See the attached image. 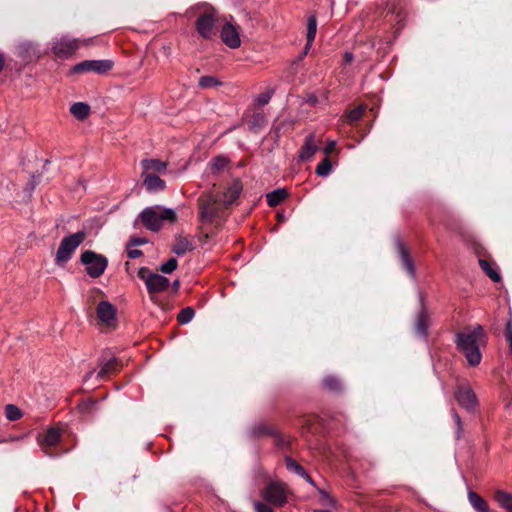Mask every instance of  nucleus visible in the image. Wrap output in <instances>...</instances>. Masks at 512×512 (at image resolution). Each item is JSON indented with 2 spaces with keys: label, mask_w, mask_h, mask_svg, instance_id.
<instances>
[{
  "label": "nucleus",
  "mask_w": 512,
  "mask_h": 512,
  "mask_svg": "<svg viewBox=\"0 0 512 512\" xmlns=\"http://www.w3.org/2000/svg\"><path fill=\"white\" fill-rule=\"evenodd\" d=\"M487 341V336L481 325L468 327L456 335L457 348L464 354L467 362L471 366L480 364L482 354L480 346Z\"/></svg>",
  "instance_id": "obj_1"
},
{
  "label": "nucleus",
  "mask_w": 512,
  "mask_h": 512,
  "mask_svg": "<svg viewBox=\"0 0 512 512\" xmlns=\"http://www.w3.org/2000/svg\"><path fill=\"white\" fill-rule=\"evenodd\" d=\"M217 10L209 3H198L189 8L185 15L187 17L196 16V31L206 40L212 39L216 35L215 24L217 19Z\"/></svg>",
  "instance_id": "obj_2"
},
{
  "label": "nucleus",
  "mask_w": 512,
  "mask_h": 512,
  "mask_svg": "<svg viewBox=\"0 0 512 512\" xmlns=\"http://www.w3.org/2000/svg\"><path fill=\"white\" fill-rule=\"evenodd\" d=\"M139 219L148 230L157 232L162 228L164 222H175L176 213L171 208L153 205L144 208L139 214Z\"/></svg>",
  "instance_id": "obj_3"
},
{
  "label": "nucleus",
  "mask_w": 512,
  "mask_h": 512,
  "mask_svg": "<svg viewBox=\"0 0 512 512\" xmlns=\"http://www.w3.org/2000/svg\"><path fill=\"white\" fill-rule=\"evenodd\" d=\"M293 496L294 492L289 485L280 480L268 481L261 490L263 500L277 508L285 506Z\"/></svg>",
  "instance_id": "obj_4"
},
{
  "label": "nucleus",
  "mask_w": 512,
  "mask_h": 512,
  "mask_svg": "<svg viewBox=\"0 0 512 512\" xmlns=\"http://www.w3.org/2000/svg\"><path fill=\"white\" fill-rule=\"evenodd\" d=\"M138 277L144 281L153 303H157L156 294L165 291L170 284L168 278L158 273L151 272L147 267H141L138 270Z\"/></svg>",
  "instance_id": "obj_5"
},
{
  "label": "nucleus",
  "mask_w": 512,
  "mask_h": 512,
  "mask_svg": "<svg viewBox=\"0 0 512 512\" xmlns=\"http://www.w3.org/2000/svg\"><path fill=\"white\" fill-rule=\"evenodd\" d=\"M85 237L86 234L84 231H78L64 237L56 251V265H64L67 263L72 258L74 251L83 243Z\"/></svg>",
  "instance_id": "obj_6"
},
{
  "label": "nucleus",
  "mask_w": 512,
  "mask_h": 512,
  "mask_svg": "<svg viewBox=\"0 0 512 512\" xmlns=\"http://www.w3.org/2000/svg\"><path fill=\"white\" fill-rule=\"evenodd\" d=\"M199 202V220L202 223H211L219 217L221 207L218 198L212 192L203 194L198 199Z\"/></svg>",
  "instance_id": "obj_7"
},
{
  "label": "nucleus",
  "mask_w": 512,
  "mask_h": 512,
  "mask_svg": "<svg viewBox=\"0 0 512 512\" xmlns=\"http://www.w3.org/2000/svg\"><path fill=\"white\" fill-rule=\"evenodd\" d=\"M80 261L86 267V273L91 278L100 277L108 266V259L91 250H86L81 254Z\"/></svg>",
  "instance_id": "obj_8"
},
{
  "label": "nucleus",
  "mask_w": 512,
  "mask_h": 512,
  "mask_svg": "<svg viewBox=\"0 0 512 512\" xmlns=\"http://www.w3.org/2000/svg\"><path fill=\"white\" fill-rule=\"evenodd\" d=\"M79 48V40L69 36L54 39L52 51L59 58H69Z\"/></svg>",
  "instance_id": "obj_9"
},
{
  "label": "nucleus",
  "mask_w": 512,
  "mask_h": 512,
  "mask_svg": "<svg viewBox=\"0 0 512 512\" xmlns=\"http://www.w3.org/2000/svg\"><path fill=\"white\" fill-rule=\"evenodd\" d=\"M113 66V62L111 60L103 59V60H84L73 66V73H86V72H95L97 74H104L109 71Z\"/></svg>",
  "instance_id": "obj_10"
},
{
  "label": "nucleus",
  "mask_w": 512,
  "mask_h": 512,
  "mask_svg": "<svg viewBox=\"0 0 512 512\" xmlns=\"http://www.w3.org/2000/svg\"><path fill=\"white\" fill-rule=\"evenodd\" d=\"M220 36L224 44L231 49H236L241 45L239 26L232 22L227 21L223 24Z\"/></svg>",
  "instance_id": "obj_11"
},
{
  "label": "nucleus",
  "mask_w": 512,
  "mask_h": 512,
  "mask_svg": "<svg viewBox=\"0 0 512 512\" xmlns=\"http://www.w3.org/2000/svg\"><path fill=\"white\" fill-rule=\"evenodd\" d=\"M455 398L461 407L469 411H473L477 406L476 395L469 386H459L455 392Z\"/></svg>",
  "instance_id": "obj_12"
},
{
  "label": "nucleus",
  "mask_w": 512,
  "mask_h": 512,
  "mask_svg": "<svg viewBox=\"0 0 512 512\" xmlns=\"http://www.w3.org/2000/svg\"><path fill=\"white\" fill-rule=\"evenodd\" d=\"M396 248L403 268L407 271L410 277L414 279L416 277L414 263L409 255L408 250L406 249V247L404 246L400 239L396 240Z\"/></svg>",
  "instance_id": "obj_13"
},
{
  "label": "nucleus",
  "mask_w": 512,
  "mask_h": 512,
  "mask_svg": "<svg viewBox=\"0 0 512 512\" xmlns=\"http://www.w3.org/2000/svg\"><path fill=\"white\" fill-rule=\"evenodd\" d=\"M100 370L97 373L98 379H103L107 375L116 372L120 367V362L116 357L102 356L99 360Z\"/></svg>",
  "instance_id": "obj_14"
},
{
  "label": "nucleus",
  "mask_w": 512,
  "mask_h": 512,
  "mask_svg": "<svg viewBox=\"0 0 512 512\" xmlns=\"http://www.w3.org/2000/svg\"><path fill=\"white\" fill-rule=\"evenodd\" d=\"M318 150V146L316 144L315 135L309 134L305 137L304 143L299 151V159L301 161L310 160Z\"/></svg>",
  "instance_id": "obj_15"
},
{
  "label": "nucleus",
  "mask_w": 512,
  "mask_h": 512,
  "mask_svg": "<svg viewBox=\"0 0 512 512\" xmlns=\"http://www.w3.org/2000/svg\"><path fill=\"white\" fill-rule=\"evenodd\" d=\"M97 317L100 321L106 324H110L115 320L116 309L108 301H101L97 305Z\"/></svg>",
  "instance_id": "obj_16"
},
{
  "label": "nucleus",
  "mask_w": 512,
  "mask_h": 512,
  "mask_svg": "<svg viewBox=\"0 0 512 512\" xmlns=\"http://www.w3.org/2000/svg\"><path fill=\"white\" fill-rule=\"evenodd\" d=\"M421 310L418 312L415 321V332L420 337L427 336L429 316L423 304V297L420 294Z\"/></svg>",
  "instance_id": "obj_17"
},
{
  "label": "nucleus",
  "mask_w": 512,
  "mask_h": 512,
  "mask_svg": "<svg viewBox=\"0 0 512 512\" xmlns=\"http://www.w3.org/2000/svg\"><path fill=\"white\" fill-rule=\"evenodd\" d=\"M243 186L240 180L235 179L226 188L223 194V204L225 206L232 205L240 196Z\"/></svg>",
  "instance_id": "obj_18"
},
{
  "label": "nucleus",
  "mask_w": 512,
  "mask_h": 512,
  "mask_svg": "<svg viewBox=\"0 0 512 512\" xmlns=\"http://www.w3.org/2000/svg\"><path fill=\"white\" fill-rule=\"evenodd\" d=\"M143 185L149 192H159L165 189V181L157 174H142Z\"/></svg>",
  "instance_id": "obj_19"
},
{
  "label": "nucleus",
  "mask_w": 512,
  "mask_h": 512,
  "mask_svg": "<svg viewBox=\"0 0 512 512\" xmlns=\"http://www.w3.org/2000/svg\"><path fill=\"white\" fill-rule=\"evenodd\" d=\"M141 166L142 174H156L163 173L167 168V163L158 159H143Z\"/></svg>",
  "instance_id": "obj_20"
},
{
  "label": "nucleus",
  "mask_w": 512,
  "mask_h": 512,
  "mask_svg": "<svg viewBox=\"0 0 512 512\" xmlns=\"http://www.w3.org/2000/svg\"><path fill=\"white\" fill-rule=\"evenodd\" d=\"M194 249V243L192 240L178 236L176 238L175 244L172 247V252L178 256H182L187 252H190Z\"/></svg>",
  "instance_id": "obj_21"
},
{
  "label": "nucleus",
  "mask_w": 512,
  "mask_h": 512,
  "mask_svg": "<svg viewBox=\"0 0 512 512\" xmlns=\"http://www.w3.org/2000/svg\"><path fill=\"white\" fill-rule=\"evenodd\" d=\"M468 501L470 505L476 510L477 512H488L489 506L487 502L476 492L469 490L468 491Z\"/></svg>",
  "instance_id": "obj_22"
},
{
  "label": "nucleus",
  "mask_w": 512,
  "mask_h": 512,
  "mask_svg": "<svg viewBox=\"0 0 512 512\" xmlns=\"http://www.w3.org/2000/svg\"><path fill=\"white\" fill-rule=\"evenodd\" d=\"M494 499L506 512H512V493L499 489L495 491Z\"/></svg>",
  "instance_id": "obj_23"
},
{
  "label": "nucleus",
  "mask_w": 512,
  "mask_h": 512,
  "mask_svg": "<svg viewBox=\"0 0 512 512\" xmlns=\"http://www.w3.org/2000/svg\"><path fill=\"white\" fill-rule=\"evenodd\" d=\"M19 56L23 58L24 61H31L34 58L38 57L37 49L32 43H22L18 46Z\"/></svg>",
  "instance_id": "obj_24"
},
{
  "label": "nucleus",
  "mask_w": 512,
  "mask_h": 512,
  "mask_svg": "<svg viewBox=\"0 0 512 512\" xmlns=\"http://www.w3.org/2000/svg\"><path fill=\"white\" fill-rule=\"evenodd\" d=\"M70 113L78 120H84L90 114V106L84 102H76L71 105Z\"/></svg>",
  "instance_id": "obj_25"
},
{
  "label": "nucleus",
  "mask_w": 512,
  "mask_h": 512,
  "mask_svg": "<svg viewBox=\"0 0 512 512\" xmlns=\"http://www.w3.org/2000/svg\"><path fill=\"white\" fill-rule=\"evenodd\" d=\"M60 441V430L57 428H49L44 434L43 440L41 442L42 445L46 447H53L58 444Z\"/></svg>",
  "instance_id": "obj_26"
},
{
  "label": "nucleus",
  "mask_w": 512,
  "mask_h": 512,
  "mask_svg": "<svg viewBox=\"0 0 512 512\" xmlns=\"http://www.w3.org/2000/svg\"><path fill=\"white\" fill-rule=\"evenodd\" d=\"M317 33V18L310 15L307 19V43L306 49H310Z\"/></svg>",
  "instance_id": "obj_27"
},
{
  "label": "nucleus",
  "mask_w": 512,
  "mask_h": 512,
  "mask_svg": "<svg viewBox=\"0 0 512 512\" xmlns=\"http://www.w3.org/2000/svg\"><path fill=\"white\" fill-rule=\"evenodd\" d=\"M287 197L285 189H276L266 195L267 203L270 207H275Z\"/></svg>",
  "instance_id": "obj_28"
},
{
  "label": "nucleus",
  "mask_w": 512,
  "mask_h": 512,
  "mask_svg": "<svg viewBox=\"0 0 512 512\" xmlns=\"http://www.w3.org/2000/svg\"><path fill=\"white\" fill-rule=\"evenodd\" d=\"M229 165V159L224 156L214 157L210 163V169L213 174H218L224 171Z\"/></svg>",
  "instance_id": "obj_29"
},
{
  "label": "nucleus",
  "mask_w": 512,
  "mask_h": 512,
  "mask_svg": "<svg viewBox=\"0 0 512 512\" xmlns=\"http://www.w3.org/2000/svg\"><path fill=\"white\" fill-rule=\"evenodd\" d=\"M387 9V16L390 14L388 21L400 24L404 20L405 12L401 8L397 7L395 3L388 4Z\"/></svg>",
  "instance_id": "obj_30"
},
{
  "label": "nucleus",
  "mask_w": 512,
  "mask_h": 512,
  "mask_svg": "<svg viewBox=\"0 0 512 512\" xmlns=\"http://www.w3.org/2000/svg\"><path fill=\"white\" fill-rule=\"evenodd\" d=\"M479 265L492 281L499 282L501 280L499 272L487 260L479 259Z\"/></svg>",
  "instance_id": "obj_31"
},
{
  "label": "nucleus",
  "mask_w": 512,
  "mask_h": 512,
  "mask_svg": "<svg viewBox=\"0 0 512 512\" xmlns=\"http://www.w3.org/2000/svg\"><path fill=\"white\" fill-rule=\"evenodd\" d=\"M221 84L222 83L218 78L211 75L202 76L199 79V87L202 89L215 88L220 86Z\"/></svg>",
  "instance_id": "obj_32"
},
{
  "label": "nucleus",
  "mask_w": 512,
  "mask_h": 512,
  "mask_svg": "<svg viewBox=\"0 0 512 512\" xmlns=\"http://www.w3.org/2000/svg\"><path fill=\"white\" fill-rule=\"evenodd\" d=\"M332 171L330 159L326 156L316 167V174L320 177H327Z\"/></svg>",
  "instance_id": "obj_33"
},
{
  "label": "nucleus",
  "mask_w": 512,
  "mask_h": 512,
  "mask_svg": "<svg viewBox=\"0 0 512 512\" xmlns=\"http://www.w3.org/2000/svg\"><path fill=\"white\" fill-rule=\"evenodd\" d=\"M194 315L195 311L192 307H185L179 312L177 320L180 324H188L192 321Z\"/></svg>",
  "instance_id": "obj_34"
},
{
  "label": "nucleus",
  "mask_w": 512,
  "mask_h": 512,
  "mask_svg": "<svg viewBox=\"0 0 512 512\" xmlns=\"http://www.w3.org/2000/svg\"><path fill=\"white\" fill-rule=\"evenodd\" d=\"M285 463H286L287 470L297 474L300 477H302L303 474H305V472H306L305 469L291 457H287L285 459Z\"/></svg>",
  "instance_id": "obj_35"
},
{
  "label": "nucleus",
  "mask_w": 512,
  "mask_h": 512,
  "mask_svg": "<svg viewBox=\"0 0 512 512\" xmlns=\"http://www.w3.org/2000/svg\"><path fill=\"white\" fill-rule=\"evenodd\" d=\"M324 386L333 392H337L341 389V383L335 376H327L323 379Z\"/></svg>",
  "instance_id": "obj_36"
},
{
  "label": "nucleus",
  "mask_w": 512,
  "mask_h": 512,
  "mask_svg": "<svg viewBox=\"0 0 512 512\" xmlns=\"http://www.w3.org/2000/svg\"><path fill=\"white\" fill-rule=\"evenodd\" d=\"M365 110H366L365 105H359L356 108L352 109L351 111H349V113L347 115L348 121L349 122L358 121L363 116Z\"/></svg>",
  "instance_id": "obj_37"
},
{
  "label": "nucleus",
  "mask_w": 512,
  "mask_h": 512,
  "mask_svg": "<svg viewBox=\"0 0 512 512\" xmlns=\"http://www.w3.org/2000/svg\"><path fill=\"white\" fill-rule=\"evenodd\" d=\"M22 416L21 410L15 405L8 404L6 406V417L11 421H16Z\"/></svg>",
  "instance_id": "obj_38"
},
{
  "label": "nucleus",
  "mask_w": 512,
  "mask_h": 512,
  "mask_svg": "<svg viewBox=\"0 0 512 512\" xmlns=\"http://www.w3.org/2000/svg\"><path fill=\"white\" fill-rule=\"evenodd\" d=\"M178 266V261L176 258H170L167 262L163 263L161 266H160V271L162 273H165V274H170L172 273L174 270H176Z\"/></svg>",
  "instance_id": "obj_39"
},
{
  "label": "nucleus",
  "mask_w": 512,
  "mask_h": 512,
  "mask_svg": "<svg viewBox=\"0 0 512 512\" xmlns=\"http://www.w3.org/2000/svg\"><path fill=\"white\" fill-rule=\"evenodd\" d=\"M253 505L256 512H274L270 504H268L267 502L265 503L257 500L254 501Z\"/></svg>",
  "instance_id": "obj_40"
},
{
  "label": "nucleus",
  "mask_w": 512,
  "mask_h": 512,
  "mask_svg": "<svg viewBox=\"0 0 512 512\" xmlns=\"http://www.w3.org/2000/svg\"><path fill=\"white\" fill-rule=\"evenodd\" d=\"M272 431L267 428L265 425H257L254 426L252 429V434L255 436L265 435V434H271Z\"/></svg>",
  "instance_id": "obj_41"
},
{
  "label": "nucleus",
  "mask_w": 512,
  "mask_h": 512,
  "mask_svg": "<svg viewBox=\"0 0 512 512\" xmlns=\"http://www.w3.org/2000/svg\"><path fill=\"white\" fill-rule=\"evenodd\" d=\"M318 491H319L323 505H333L334 504L332 497L326 491H324L322 489H318Z\"/></svg>",
  "instance_id": "obj_42"
},
{
  "label": "nucleus",
  "mask_w": 512,
  "mask_h": 512,
  "mask_svg": "<svg viewBox=\"0 0 512 512\" xmlns=\"http://www.w3.org/2000/svg\"><path fill=\"white\" fill-rule=\"evenodd\" d=\"M94 402L93 401H90V400H87V401H83L81 404H79V410L83 413L85 412H89L93 406H94Z\"/></svg>",
  "instance_id": "obj_43"
},
{
  "label": "nucleus",
  "mask_w": 512,
  "mask_h": 512,
  "mask_svg": "<svg viewBox=\"0 0 512 512\" xmlns=\"http://www.w3.org/2000/svg\"><path fill=\"white\" fill-rule=\"evenodd\" d=\"M271 99V95L269 93H262L256 98V102L258 105H265Z\"/></svg>",
  "instance_id": "obj_44"
},
{
  "label": "nucleus",
  "mask_w": 512,
  "mask_h": 512,
  "mask_svg": "<svg viewBox=\"0 0 512 512\" xmlns=\"http://www.w3.org/2000/svg\"><path fill=\"white\" fill-rule=\"evenodd\" d=\"M452 416H453V419L457 425V433L460 434V432L462 431V421H461V418L459 416V414L454 410L452 409Z\"/></svg>",
  "instance_id": "obj_45"
},
{
  "label": "nucleus",
  "mask_w": 512,
  "mask_h": 512,
  "mask_svg": "<svg viewBox=\"0 0 512 512\" xmlns=\"http://www.w3.org/2000/svg\"><path fill=\"white\" fill-rule=\"evenodd\" d=\"M505 336H506L507 342L509 343L510 350L512 352V325H511V323L507 324Z\"/></svg>",
  "instance_id": "obj_46"
},
{
  "label": "nucleus",
  "mask_w": 512,
  "mask_h": 512,
  "mask_svg": "<svg viewBox=\"0 0 512 512\" xmlns=\"http://www.w3.org/2000/svg\"><path fill=\"white\" fill-rule=\"evenodd\" d=\"M127 255L131 259H136L142 255V251L139 249H129Z\"/></svg>",
  "instance_id": "obj_47"
},
{
  "label": "nucleus",
  "mask_w": 512,
  "mask_h": 512,
  "mask_svg": "<svg viewBox=\"0 0 512 512\" xmlns=\"http://www.w3.org/2000/svg\"><path fill=\"white\" fill-rule=\"evenodd\" d=\"M335 146H336V142L335 141H329L327 146L324 148V153L326 155H329L331 152L334 151Z\"/></svg>",
  "instance_id": "obj_48"
},
{
  "label": "nucleus",
  "mask_w": 512,
  "mask_h": 512,
  "mask_svg": "<svg viewBox=\"0 0 512 512\" xmlns=\"http://www.w3.org/2000/svg\"><path fill=\"white\" fill-rule=\"evenodd\" d=\"M264 121V116L262 114H256L253 116V126L260 125Z\"/></svg>",
  "instance_id": "obj_49"
},
{
  "label": "nucleus",
  "mask_w": 512,
  "mask_h": 512,
  "mask_svg": "<svg viewBox=\"0 0 512 512\" xmlns=\"http://www.w3.org/2000/svg\"><path fill=\"white\" fill-rule=\"evenodd\" d=\"M353 60H354V55L351 52H345L344 62L346 64H350Z\"/></svg>",
  "instance_id": "obj_50"
},
{
  "label": "nucleus",
  "mask_w": 512,
  "mask_h": 512,
  "mask_svg": "<svg viewBox=\"0 0 512 512\" xmlns=\"http://www.w3.org/2000/svg\"><path fill=\"white\" fill-rule=\"evenodd\" d=\"M131 243H132L133 245L138 246V245H143V244H145V243H146V240H145V239H143V238H133V239L131 240Z\"/></svg>",
  "instance_id": "obj_51"
},
{
  "label": "nucleus",
  "mask_w": 512,
  "mask_h": 512,
  "mask_svg": "<svg viewBox=\"0 0 512 512\" xmlns=\"http://www.w3.org/2000/svg\"><path fill=\"white\" fill-rule=\"evenodd\" d=\"M302 478L305 479L310 485H312L314 487L316 486L314 480L310 477V475L307 472H305V474H303Z\"/></svg>",
  "instance_id": "obj_52"
},
{
  "label": "nucleus",
  "mask_w": 512,
  "mask_h": 512,
  "mask_svg": "<svg viewBox=\"0 0 512 512\" xmlns=\"http://www.w3.org/2000/svg\"><path fill=\"white\" fill-rule=\"evenodd\" d=\"M21 439H23V437H11L9 439L0 438V443H4V442H7V441H18V440H21Z\"/></svg>",
  "instance_id": "obj_53"
},
{
  "label": "nucleus",
  "mask_w": 512,
  "mask_h": 512,
  "mask_svg": "<svg viewBox=\"0 0 512 512\" xmlns=\"http://www.w3.org/2000/svg\"><path fill=\"white\" fill-rule=\"evenodd\" d=\"M4 66V56L0 53V72L2 71Z\"/></svg>",
  "instance_id": "obj_54"
},
{
  "label": "nucleus",
  "mask_w": 512,
  "mask_h": 512,
  "mask_svg": "<svg viewBox=\"0 0 512 512\" xmlns=\"http://www.w3.org/2000/svg\"><path fill=\"white\" fill-rule=\"evenodd\" d=\"M94 371H89L85 376H84V381H87L88 379H90L93 375Z\"/></svg>",
  "instance_id": "obj_55"
},
{
  "label": "nucleus",
  "mask_w": 512,
  "mask_h": 512,
  "mask_svg": "<svg viewBox=\"0 0 512 512\" xmlns=\"http://www.w3.org/2000/svg\"><path fill=\"white\" fill-rule=\"evenodd\" d=\"M172 285H173V288H174V289H178V288H179V285H180L179 280H175V281L172 283Z\"/></svg>",
  "instance_id": "obj_56"
},
{
  "label": "nucleus",
  "mask_w": 512,
  "mask_h": 512,
  "mask_svg": "<svg viewBox=\"0 0 512 512\" xmlns=\"http://www.w3.org/2000/svg\"><path fill=\"white\" fill-rule=\"evenodd\" d=\"M43 450H44V452H45V454H46V455H48V456H50V457H52V456H53V455H52V454H50V453H49V452H48L44 447H43Z\"/></svg>",
  "instance_id": "obj_57"
},
{
  "label": "nucleus",
  "mask_w": 512,
  "mask_h": 512,
  "mask_svg": "<svg viewBox=\"0 0 512 512\" xmlns=\"http://www.w3.org/2000/svg\"><path fill=\"white\" fill-rule=\"evenodd\" d=\"M308 50H309V49H306V48H305V49H304V51L302 52V56L306 55V54L308 53Z\"/></svg>",
  "instance_id": "obj_58"
},
{
  "label": "nucleus",
  "mask_w": 512,
  "mask_h": 512,
  "mask_svg": "<svg viewBox=\"0 0 512 512\" xmlns=\"http://www.w3.org/2000/svg\"><path fill=\"white\" fill-rule=\"evenodd\" d=\"M316 512H331V511H329V510H318Z\"/></svg>",
  "instance_id": "obj_59"
}]
</instances>
